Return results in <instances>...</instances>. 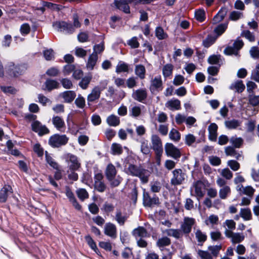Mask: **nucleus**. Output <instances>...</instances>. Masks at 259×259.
<instances>
[{
  "instance_id": "58",
  "label": "nucleus",
  "mask_w": 259,
  "mask_h": 259,
  "mask_svg": "<svg viewBox=\"0 0 259 259\" xmlns=\"http://www.w3.org/2000/svg\"><path fill=\"white\" fill-rule=\"evenodd\" d=\"M241 35L245 37L250 41H254L255 40L254 35L249 30L243 31L241 33Z\"/></svg>"
},
{
  "instance_id": "45",
  "label": "nucleus",
  "mask_w": 259,
  "mask_h": 259,
  "mask_svg": "<svg viewBox=\"0 0 259 259\" xmlns=\"http://www.w3.org/2000/svg\"><path fill=\"white\" fill-rule=\"evenodd\" d=\"M156 244L159 247H164L170 244V240L166 237H162L158 240Z\"/></svg>"
},
{
  "instance_id": "33",
  "label": "nucleus",
  "mask_w": 259,
  "mask_h": 259,
  "mask_svg": "<svg viewBox=\"0 0 259 259\" xmlns=\"http://www.w3.org/2000/svg\"><path fill=\"white\" fill-rule=\"evenodd\" d=\"M169 138L172 141L178 142L181 139V134L177 130L172 128L169 133Z\"/></svg>"
},
{
  "instance_id": "35",
  "label": "nucleus",
  "mask_w": 259,
  "mask_h": 259,
  "mask_svg": "<svg viewBox=\"0 0 259 259\" xmlns=\"http://www.w3.org/2000/svg\"><path fill=\"white\" fill-rule=\"evenodd\" d=\"M146 69L142 65H138L135 67V73L141 79H144L145 77Z\"/></svg>"
},
{
  "instance_id": "38",
  "label": "nucleus",
  "mask_w": 259,
  "mask_h": 259,
  "mask_svg": "<svg viewBox=\"0 0 259 259\" xmlns=\"http://www.w3.org/2000/svg\"><path fill=\"white\" fill-rule=\"evenodd\" d=\"M241 122L237 120H231L225 122V126L229 129H235L240 126Z\"/></svg>"
},
{
  "instance_id": "50",
  "label": "nucleus",
  "mask_w": 259,
  "mask_h": 259,
  "mask_svg": "<svg viewBox=\"0 0 259 259\" xmlns=\"http://www.w3.org/2000/svg\"><path fill=\"white\" fill-rule=\"evenodd\" d=\"M85 241H87L88 244L90 246V247L94 250L96 253H98V248L96 244V243L93 240V239L90 236H87L85 237Z\"/></svg>"
},
{
  "instance_id": "30",
  "label": "nucleus",
  "mask_w": 259,
  "mask_h": 259,
  "mask_svg": "<svg viewBox=\"0 0 259 259\" xmlns=\"http://www.w3.org/2000/svg\"><path fill=\"white\" fill-rule=\"evenodd\" d=\"M239 214L240 217H241L244 221H249L252 219L251 210L248 208H241Z\"/></svg>"
},
{
  "instance_id": "14",
  "label": "nucleus",
  "mask_w": 259,
  "mask_h": 259,
  "mask_svg": "<svg viewBox=\"0 0 259 259\" xmlns=\"http://www.w3.org/2000/svg\"><path fill=\"white\" fill-rule=\"evenodd\" d=\"M59 97L63 99L64 102L71 103L76 97V93L73 91H64L60 94Z\"/></svg>"
},
{
  "instance_id": "46",
  "label": "nucleus",
  "mask_w": 259,
  "mask_h": 259,
  "mask_svg": "<svg viewBox=\"0 0 259 259\" xmlns=\"http://www.w3.org/2000/svg\"><path fill=\"white\" fill-rule=\"evenodd\" d=\"M196 140V138L195 136L191 134H187L185 136V144L189 146H192L193 144H194Z\"/></svg>"
},
{
  "instance_id": "11",
  "label": "nucleus",
  "mask_w": 259,
  "mask_h": 259,
  "mask_svg": "<svg viewBox=\"0 0 259 259\" xmlns=\"http://www.w3.org/2000/svg\"><path fill=\"white\" fill-rule=\"evenodd\" d=\"M192 192L193 191L195 193V195L198 198H201L204 194V185L201 181H197L194 183L193 188H192Z\"/></svg>"
},
{
  "instance_id": "60",
  "label": "nucleus",
  "mask_w": 259,
  "mask_h": 259,
  "mask_svg": "<svg viewBox=\"0 0 259 259\" xmlns=\"http://www.w3.org/2000/svg\"><path fill=\"white\" fill-rule=\"evenodd\" d=\"M130 114L133 117L139 116L141 113V109L139 106H134L132 108L130 111Z\"/></svg>"
},
{
  "instance_id": "62",
  "label": "nucleus",
  "mask_w": 259,
  "mask_h": 259,
  "mask_svg": "<svg viewBox=\"0 0 259 259\" xmlns=\"http://www.w3.org/2000/svg\"><path fill=\"white\" fill-rule=\"evenodd\" d=\"M76 193L78 198L82 200L87 198L89 196L88 192L84 189H79Z\"/></svg>"
},
{
  "instance_id": "10",
  "label": "nucleus",
  "mask_w": 259,
  "mask_h": 259,
  "mask_svg": "<svg viewBox=\"0 0 259 259\" xmlns=\"http://www.w3.org/2000/svg\"><path fill=\"white\" fill-rule=\"evenodd\" d=\"M225 234L228 238H231L233 243H238L242 241L244 236L239 233H234L231 230L225 229Z\"/></svg>"
},
{
  "instance_id": "5",
  "label": "nucleus",
  "mask_w": 259,
  "mask_h": 259,
  "mask_svg": "<svg viewBox=\"0 0 259 259\" xmlns=\"http://www.w3.org/2000/svg\"><path fill=\"white\" fill-rule=\"evenodd\" d=\"M151 147L159 156L163 153L162 143L161 139L156 135H152L151 138Z\"/></svg>"
},
{
  "instance_id": "39",
  "label": "nucleus",
  "mask_w": 259,
  "mask_h": 259,
  "mask_svg": "<svg viewBox=\"0 0 259 259\" xmlns=\"http://www.w3.org/2000/svg\"><path fill=\"white\" fill-rule=\"evenodd\" d=\"M173 68V66L170 64H167L164 65L162 69V74L164 77H167L171 75Z\"/></svg>"
},
{
  "instance_id": "52",
  "label": "nucleus",
  "mask_w": 259,
  "mask_h": 259,
  "mask_svg": "<svg viewBox=\"0 0 259 259\" xmlns=\"http://www.w3.org/2000/svg\"><path fill=\"white\" fill-rule=\"evenodd\" d=\"M197 253L201 259H213L212 255L207 251L199 249Z\"/></svg>"
},
{
  "instance_id": "56",
  "label": "nucleus",
  "mask_w": 259,
  "mask_h": 259,
  "mask_svg": "<svg viewBox=\"0 0 259 259\" xmlns=\"http://www.w3.org/2000/svg\"><path fill=\"white\" fill-rule=\"evenodd\" d=\"M43 54L45 58L48 61L52 60L54 58V53L52 49L45 50Z\"/></svg>"
},
{
  "instance_id": "23",
  "label": "nucleus",
  "mask_w": 259,
  "mask_h": 259,
  "mask_svg": "<svg viewBox=\"0 0 259 259\" xmlns=\"http://www.w3.org/2000/svg\"><path fill=\"white\" fill-rule=\"evenodd\" d=\"M209 139L210 140L214 141L217 140L218 125L214 123H211L208 126Z\"/></svg>"
},
{
  "instance_id": "34",
  "label": "nucleus",
  "mask_w": 259,
  "mask_h": 259,
  "mask_svg": "<svg viewBox=\"0 0 259 259\" xmlns=\"http://www.w3.org/2000/svg\"><path fill=\"white\" fill-rule=\"evenodd\" d=\"M106 121L108 125L112 126H116L120 123L119 117L113 114L107 118Z\"/></svg>"
},
{
  "instance_id": "61",
  "label": "nucleus",
  "mask_w": 259,
  "mask_h": 259,
  "mask_svg": "<svg viewBox=\"0 0 259 259\" xmlns=\"http://www.w3.org/2000/svg\"><path fill=\"white\" fill-rule=\"evenodd\" d=\"M195 236L198 242H204L207 238L206 235L200 230H197L196 231Z\"/></svg>"
},
{
  "instance_id": "40",
  "label": "nucleus",
  "mask_w": 259,
  "mask_h": 259,
  "mask_svg": "<svg viewBox=\"0 0 259 259\" xmlns=\"http://www.w3.org/2000/svg\"><path fill=\"white\" fill-rule=\"evenodd\" d=\"M111 149L113 155H120L122 152V146L117 143H113L111 145Z\"/></svg>"
},
{
  "instance_id": "31",
  "label": "nucleus",
  "mask_w": 259,
  "mask_h": 259,
  "mask_svg": "<svg viewBox=\"0 0 259 259\" xmlns=\"http://www.w3.org/2000/svg\"><path fill=\"white\" fill-rule=\"evenodd\" d=\"M114 3L118 9L123 11L125 13H130V7L124 1H115Z\"/></svg>"
},
{
  "instance_id": "4",
  "label": "nucleus",
  "mask_w": 259,
  "mask_h": 259,
  "mask_svg": "<svg viewBox=\"0 0 259 259\" xmlns=\"http://www.w3.org/2000/svg\"><path fill=\"white\" fill-rule=\"evenodd\" d=\"M228 27L227 23L221 24L218 25L214 30V32L217 34V37L212 38L211 37H208L204 41V44L205 47H208L211 44H213L217 38L221 35L226 30Z\"/></svg>"
},
{
  "instance_id": "3",
  "label": "nucleus",
  "mask_w": 259,
  "mask_h": 259,
  "mask_svg": "<svg viewBox=\"0 0 259 259\" xmlns=\"http://www.w3.org/2000/svg\"><path fill=\"white\" fill-rule=\"evenodd\" d=\"M69 138L65 135L55 134L50 138L49 143L53 147H59L66 145Z\"/></svg>"
},
{
  "instance_id": "22",
  "label": "nucleus",
  "mask_w": 259,
  "mask_h": 259,
  "mask_svg": "<svg viewBox=\"0 0 259 259\" xmlns=\"http://www.w3.org/2000/svg\"><path fill=\"white\" fill-rule=\"evenodd\" d=\"M227 9L225 7L222 8L218 14L213 17L212 22L217 24L222 21L227 13Z\"/></svg>"
},
{
  "instance_id": "63",
  "label": "nucleus",
  "mask_w": 259,
  "mask_h": 259,
  "mask_svg": "<svg viewBox=\"0 0 259 259\" xmlns=\"http://www.w3.org/2000/svg\"><path fill=\"white\" fill-rule=\"evenodd\" d=\"M222 177L227 180H230L233 177L232 172L228 168H224L221 171Z\"/></svg>"
},
{
  "instance_id": "21",
  "label": "nucleus",
  "mask_w": 259,
  "mask_h": 259,
  "mask_svg": "<svg viewBox=\"0 0 259 259\" xmlns=\"http://www.w3.org/2000/svg\"><path fill=\"white\" fill-rule=\"evenodd\" d=\"M52 122L57 130L63 131L65 127V122L61 117L58 116H54L52 118Z\"/></svg>"
},
{
  "instance_id": "19",
  "label": "nucleus",
  "mask_w": 259,
  "mask_h": 259,
  "mask_svg": "<svg viewBox=\"0 0 259 259\" xmlns=\"http://www.w3.org/2000/svg\"><path fill=\"white\" fill-rule=\"evenodd\" d=\"M236 189L237 191L241 192L243 194L249 196H252L255 192V189L250 186L243 187L242 185H238Z\"/></svg>"
},
{
  "instance_id": "57",
  "label": "nucleus",
  "mask_w": 259,
  "mask_h": 259,
  "mask_svg": "<svg viewBox=\"0 0 259 259\" xmlns=\"http://www.w3.org/2000/svg\"><path fill=\"white\" fill-rule=\"evenodd\" d=\"M62 86L66 89H70L73 87V83L71 80L68 78H62L60 80Z\"/></svg>"
},
{
  "instance_id": "36",
  "label": "nucleus",
  "mask_w": 259,
  "mask_h": 259,
  "mask_svg": "<svg viewBox=\"0 0 259 259\" xmlns=\"http://www.w3.org/2000/svg\"><path fill=\"white\" fill-rule=\"evenodd\" d=\"M231 88L235 89L238 93H241L244 90L245 85L243 84L242 81L238 80L232 84Z\"/></svg>"
},
{
  "instance_id": "53",
  "label": "nucleus",
  "mask_w": 259,
  "mask_h": 259,
  "mask_svg": "<svg viewBox=\"0 0 259 259\" xmlns=\"http://www.w3.org/2000/svg\"><path fill=\"white\" fill-rule=\"evenodd\" d=\"M46 158L47 163L52 167L55 169H58L59 168L58 164L55 161V160L50 156L47 152L46 153Z\"/></svg>"
},
{
  "instance_id": "37",
  "label": "nucleus",
  "mask_w": 259,
  "mask_h": 259,
  "mask_svg": "<svg viewBox=\"0 0 259 259\" xmlns=\"http://www.w3.org/2000/svg\"><path fill=\"white\" fill-rule=\"evenodd\" d=\"M231 193V189L229 186H224L219 190V196L221 199H226L228 195Z\"/></svg>"
},
{
  "instance_id": "15",
  "label": "nucleus",
  "mask_w": 259,
  "mask_h": 259,
  "mask_svg": "<svg viewBox=\"0 0 259 259\" xmlns=\"http://www.w3.org/2000/svg\"><path fill=\"white\" fill-rule=\"evenodd\" d=\"M195 223V220L190 218H185L184 223L181 226V229L185 233H189L191 230L192 226Z\"/></svg>"
},
{
  "instance_id": "12",
  "label": "nucleus",
  "mask_w": 259,
  "mask_h": 259,
  "mask_svg": "<svg viewBox=\"0 0 259 259\" xmlns=\"http://www.w3.org/2000/svg\"><path fill=\"white\" fill-rule=\"evenodd\" d=\"M150 90L152 92L162 90V81L160 76H155L151 79Z\"/></svg>"
},
{
  "instance_id": "1",
  "label": "nucleus",
  "mask_w": 259,
  "mask_h": 259,
  "mask_svg": "<svg viewBox=\"0 0 259 259\" xmlns=\"http://www.w3.org/2000/svg\"><path fill=\"white\" fill-rule=\"evenodd\" d=\"M73 27L70 24H68L65 22H56L53 24L54 28L59 31H66L68 33H71L74 31L75 28H78L80 24L78 21L76 16H74Z\"/></svg>"
},
{
  "instance_id": "7",
  "label": "nucleus",
  "mask_w": 259,
  "mask_h": 259,
  "mask_svg": "<svg viewBox=\"0 0 259 259\" xmlns=\"http://www.w3.org/2000/svg\"><path fill=\"white\" fill-rule=\"evenodd\" d=\"M107 85V82H105L102 87L96 86L92 90L90 94L87 97L88 102H93L99 99L101 92L104 90Z\"/></svg>"
},
{
  "instance_id": "51",
  "label": "nucleus",
  "mask_w": 259,
  "mask_h": 259,
  "mask_svg": "<svg viewBox=\"0 0 259 259\" xmlns=\"http://www.w3.org/2000/svg\"><path fill=\"white\" fill-rule=\"evenodd\" d=\"M249 54L252 58L259 59V48L258 47H251L249 50Z\"/></svg>"
},
{
  "instance_id": "48",
  "label": "nucleus",
  "mask_w": 259,
  "mask_h": 259,
  "mask_svg": "<svg viewBox=\"0 0 259 259\" xmlns=\"http://www.w3.org/2000/svg\"><path fill=\"white\" fill-rule=\"evenodd\" d=\"M155 35L159 39H163L167 37L166 33L164 32L163 29L160 27H158L156 28Z\"/></svg>"
},
{
  "instance_id": "16",
  "label": "nucleus",
  "mask_w": 259,
  "mask_h": 259,
  "mask_svg": "<svg viewBox=\"0 0 259 259\" xmlns=\"http://www.w3.org/2000/svg\"><path fill=\"white\" fill-rule=\"evenodd\" d=\"M143 203L146 206H151L153 205L158 204L159 199L158 197L151 198L149 193L144 191L143 193Z\"/></svg>"
},
{
  "instance_id": "9",
  "label": "nucleus",
  "mask_w": 259,
  "mask_h": 259,
  "mask_svg": "<svg viewBox=\"0 0 259 259\" xmlns=\"http://www.w3.org/2000/svg\"><path fill=\"white\" fill-rule=\"evenodd\" d=\"M6 68L10 75L17 76L24 71L25 67L22 65H16L11 62L8 63Z\"/></svg>"
},
{
  "instance_id": "13",
  "label": "nucleus",
  "mask_w": 259,
  "mask_h": 259,
  "mask_svg": "<svg viewBox=\"0 0 259 259\" xmlns=\"http://www.w3.org/2000/svg\"><path fill=\"white\" fill-rule=\"evenodd\" d=\"M31 126L32 130L38 133L39 135L47 134L49 133V129L37 121L33 122Z\"/></svg>"
},
{
  "instance_id": "44",
  "label": "nucleus",
  "mask_w": 259,
  "mask_h": 259,
  "mask_svg": "<svg viewBox=\"0 0 259 259\" xmlns=\"http://www.w3.org/2000/svg\"><path fill=\"white\" fill-rule=\"evenodd\" d=\"M243 16L242 12L233 11L230 13L229 19L232 21H237Z\"/></svg>"
},
{
  "instance_id": "24",
  "label": "nucleus",
  "mask_w": 259,
  "mask_h": 259,
  "mask_svg": "<svg viewBox=\"0 0 259 259\" xmlns=\"http://www.w3.org/2000/svg\"><path fill=\"white\" fill-rule=\"evenodd\" d=\"M116 170L115 166L112 164H109L106 169L105 174L108 180H112L116 175Z\"/></svg>"
},
{
  "instance_id": "26",
  "label": "nucleus",
  "mask_w": 259,
  "mask_h": 259,
  "mask_svg": "<svg viewBox=\"0 0 259 259\" xmlns=\"http://www.w3.org/2000/svg\"><path fill=\"white\" fill-rule=\"evenodd\" d=\"M165 106L170 110H179L181 107L180 101L178 99H172L168 101Z\"/></svg>"
},
{
  "instance_id": "18",
  "label": "nucleus",
  "mask_w": 259,
  "mask_h": 259,
  "mask_svg": "<svg viewBox=\"0 0 259 259\" xmlns=\"http://www.w3.org/2000/svg\"><path fill=\"white\" fill-rule=\"evenodd\" d=\"M12 193V189L9 185H5L0 191V202L6 201L8 196Z\"/></svg>"
},
{
  "instance_id": "64",
  "label": "nucleus",
  "mask_w": 259,
  "mask_h": 259,
  "mask_svg": "<svg viewBox=\"0 0 259 259\" xmlns=\"http://www.w3.org/2000/svg\"><path fill=\"white\" fill-rule=\"evenodd\" d=\"M74 65L72 64H67L64 67L63 72L64 75H68L71 72L74 71Z\"/></svg>"
},
{
  "instance_id": "29",
  "label": "nucleus",
  "mask_w": 259,
  "mask_h": 259,
  "mask_svg": "<svg viewBox=\"0 0 259 259\" xmlns=\"http://www.w3.org/2000/svg\"><path fill=\"white\" fill-rule=\"evenodd\" d=\"M46 88L44 90H47L49 91L58 89L59 88V83L53 79H48L45 82Z\"/></svg>"
},
{
  "instance_id": "55",
  "label": "nucleus",
  "mask_w": 259,
  "mask_h": 259,
  "mask_svg": "<svg viewBox=\"0 0 259 259\" xmlns=\"http://www.w3.org/2000/svg\"><path fill=\"white\" fill-rule=\"evenodd\" d=\"M251 78L255 81L259 82V63H257L251 72Z\"/></svg>"
},
{
  "instance_id": "8",
  "label": "nucleus",
  "mask_w": 259,
  "mask_h": 259,
  "mask_svg": "<svg viewBox=\"0 0 259 259\" xmlns=\"http://www.w3.org/2000/svg\"><path fill=\"white\" fill-rule=\"evenodd\" d=\"M173 177L171 179V183L174 185L181 184L185 180L186 174L181 169H176L172 172Z\"/></svg>"
},
{
  "instance_id": "42",
  "label": "nucleus",
  "mask_w": 259,
  "mask_h": 259,
  "mask_svg": "<svg viewBox=\"0 0 259 259\" xmlns=\"http://www.w3.org/2000/svg\"><path fill=\"white\" fill-rule=\"evenodd\" d=\"M141 167L137 166L134 165H130L127 169V173L133 176L137 177Z\"/></svg>"
},
{
  "instance_id": "32",
  "label": "nucleus",
  "mask_w": 259,
  "mask_h": 259,
  "mask_svg": "<svg viewBox=\"0 0 259 259\" xmlns=\"http://www.w3.org/2000/svg\"><path fill=\"white\" fill-rule=\"evenodd\" d=\"M163 232L169 236H171L177 239L180 238L182 236L181 231L178 229H167Z\"/></svg>"
},
{
  "instance_id": "25",
  "label": "nucleus",
  "mask_w": 259,
  "mask_h": 259,
  "mask_svg": "<svg viewBox=\"0 0 259 259\" xmlns=\"http://www.w3.org/2000/svg\"><path fill=\"white\" fill-rule=\"evenodd\" d=\"M150 174V171L142 167L137 177L140 178L142 183H147L148 182Z\"/></svg>"
},
{
  "instance_id": "43",
  "label": "nucleus",
  "mask_w": 259,
  "mask_h": 259,
  "mask_svg": "<svg viewBox=\"0 0 259 259\" xmlns=\"http://www.w3.org/2000/svg\"><path fill=\"white\" fill-rule=\"evenodd\" d=\"M74 103L76 107L80 109H83L85 106V99L81 95H78Z\"/></svg>"
},
{
  "instance_id": "47",
  "label": "nucleus",
  "mask_w": 259,
  "mask_h": 259,
  "mask_svg": "<svg viewBox=\"0 0 259 259\" xmlns=\"http://www.w3.org/2000/svg\"><path fill=\"white\" fill-rule=\"evenodd\" d=\"M205 13L203 9H198L195 11V17L197 20L202 22L205 19Z\"/></svg>"
},
{
  "instance_id": "17",
  "label": "nucleus",
  "mask_w": 259,
  "mask_h": 259,
  "mask_svg": "<svg viewBox=\"0 0 259 259\" xmlns=\"http://www.w3.org/2000/svg\"><path fill=\"white\" fill-rule=\"evenodd\" d=\"M104 233L111 238H116V227L115 225L110 223H107L104 227Z\"/></svg>"
},
{
  "instance_id": "28",
  "label": "nucleus",
  "mask_w": 259,
  "mask_h": 259,
  "mask_svg": "<svg viewBox=\"0 0 259 259\" xmlns=\"http://www.w3.org/2000/svg\"><path fill=\"white\" fill-rule=\"evenodd\" d=\"M98 60V56L94 53H92L89 57L87 67L89 70H93L94 66L96 65Z\"/></svg>"
},
{
  "instance_id": "2",
  "label": "nucleus",
  "mask_w": 259,
  "mask_h": 259,
  "mask_svg": "<svg viewBox=\"0 0 259 259\" xmlns=\"http://www.w3.org/2000/svg\"><path fill=\"white\" fill-rule=\"evenodd\" d=\"M164 150L166 155L168 157H171L176 160L179 159L182 155L180 149L171 143H166L165 144Z\"/></svg>"
},
{
  "instance_id": "59",
  "label": "nucleus",
  "mask_w": 259,
  "mask_h": 259,
  "mask_svg": "<svg viewBox=\"0 0 259 259\" xmlns=\"http://www.w3.org/2000/svg\"><path fill=\"white\" fill-rule=\"evenodd\" d=\"M128 71V65L124 63H119L116 66V72L120 73L127 72Z\"/></svg>"
},
{
  "instance_id": "54",
  "label": "nucleus",
  "mask_w": 259,
  "mask_h": 259,
  "mask_svg": "<svg viewBox=\"0 0 259 259\" xmlns=\"http://www.w3.org/2000/svg\"><path fill=\"white\" fill-rule=\"evenodd\" d=\"M7 145L8 148V151L11 154L15 156H19L20 155V152L17 149H13V144L11 141H8L7 143Z\"/></svg>"
},
{
  "instance_id": "49",
  "label": "nucleus",
  "mask_w": 259,
  "mask_h": 259,
  "mask_svg": "<svg viewBox=\"0 0 259 259\" xmlns=\"http://www.w3.org/2000/svg\"><path fill=\"white\" fill-rule=\"evenodd\" d=\"M92 79L91 76H85L79 83V85L83 90L86 89Z\"/></svg>"
},
{
  "instance_id": "20",
  "label": "nucleus",
  "mask_w": 259,
  "mask_h": 259,
  "mask_svg": "<svg viewBox=\"0 0 259 259\" xmlns=\"http://www.w3.org/2000/svg\"><path fill=\"white\" fill-rule=\"evenodd\" d=\"M132 96L135 100L142 102L146 98L147 93L144 89L137 90L133 92Z\"/></svg>"
},
{
  "instance_id": "6",
  "label": "nucleus",
  "mask_w": 259,
  "mask_h": 259,
  "mask_svg": "<svg viewBox=\"0 0 259 259\" xmlns=\"http://www.w3.org/2000/svg\"><path fill=\"white\" fill-rule=\"evenodd\" d=\"M66 161L69 170H78L81 166L78 158L73 154H68L66 158Z\"/></svg>"
},
{
  "instance_id": "27",
  "label": "nucleus",
  "mask_w": 259,
  "mask_h": 259,
  "mask_svg": "<svg viewBox=\"0 0 259 259\" xmlns=\"http://www.w3.org/2000/svg\"><path fill=\"white\" fill-rule=\"evenodd\" d=\"M133 235L136 238H144L148 236V234L146 230L142 227H139L135 229L133 231Z\"/></svg>"
},
{
  "instance_id": "41",
  "label": "nucleus",
  "mask_w": 259,
  "mask_h": 259,
  "mask_svg": "<svg viewBox=\"0 0 259 259\" xmlns=\"http://www.w3.org/2000/svg\"><path fill=\"white\" fill-rule=\"evenodd\" d=\"M219 221V218L217 215L211 214L209 215L205 221V223L206 225H214L217 224Z\"/></svg>"
}]
</instances>
